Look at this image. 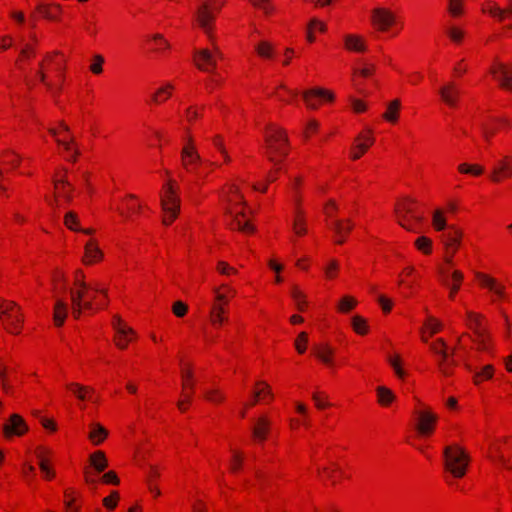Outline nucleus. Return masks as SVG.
<instances>
[{
	"label": "nucleus",
	"mask_w": 512,
	"mask_h": 512,
	"mask_svg": "<svg viewBox=\"0 0 512 512\" xmlns=\"http://www.w3.org/2000/svg\"><path fill=\"white\" fill-rule=\"evenodd\" d=\"M39 467L47 479H51L54 476V472L48 465L47 459L44 457L43 452L38 453Z\"/></svg>",
	"instance_id": "obj_39"
},
{
	"label": "nucleus",
	"mask_w": 512,
	"mask_h": 512,
	"mask_svg": "<svg viewBox=\"0 0 512 512\" xmlns=\"http://www.w3.org/2000/svg\"><path fill=\"white\" fill-rule=\"evenodd\" d=\"M482 11L499 21H503L508 15L512 16V0H510L509 6L506 9L498 7L495 3L488 2L482 8Z\"/></svg>",
	"instance_id": "obj_19"
},
{
	"label": "nucleus",
	"mask_w": 512,
	"mask_h": 512,
	"mask_svg": "<svg viewBox=\"0 0 512 512\" xmlns=\"http://www.w3.org/2000/svg\"><path fill=\"white\" fill-rule=\"evenodd\" d=\"M461 237L462 232L454 226H450L449 231L441 235V241L446 251L445 262L449 266L453 264V256L460 245Z\"/></svg>",
	"instance_id": "obj_7"
},
{
	"label": "nucleus",
	"mask_w": 512,
	"mask_h": 512,
	"mask_svg": "<svg viewBox=\"0 0 512 512\" xmlns=\"http://www.w3.org/2000/svg\"><path fill=\"white\" fill-rule=\"evenodd\" d=\"M161 206L165 213L163 223L169 225L177 217L180 209V199L171 184H168L164 195L161 196Z\"/></svg>",
	"instance_id": "obj_5"
},
{
	"label": "nucleus",
	"mask_w": 512,
	"mask_h": 512,
	"mask_svg": "<svg viewBox=\"0 0 512 512\" xmlns=\"http://www.w3.org/2000/svg\"><path fill=\"white\" fill-rule=\"evenodd\" d=\"M224 5V0H206L203 1L197 9V21L203 31L212 38L213 23L216 13Z\"/></svg>",
	"instance_id": "obj_2"
},
{
	"label": "nucleus",
	"mask_w": 512,
	"mask_h": 512,
	"mask_svg": "<svg viewBox=\"0 0 512 512\" xmlns=\"http://www.w3.org/2000/svg\"><path fill=\"white\" fill-rule=\"evenodd\" d=\"M426 326L430 329L431 335L436 334L442 328L441 323L433 317H429Z\"/></svg>",
	"instance_id": "obj_56"
},
{
	"label": "nucleus",
	"mask_w": 512,
	"mask_h": 512,
	"mask_svg": "<svg viewBox=\"0 0 512 512\" xmlns=\"http://www.w3.org/2000/svg\"><path fill=\"white\" fill-rule=\"evenodd\" d=\"M225 213L232 217L231 222L228 224L230 229L239 230L243 233H253L255 231V227L251 223L248 221L242 222L240 220V217H245L246 215L244 211L233 213L232 209L227 207L225 209Z\"/></svg>",
	"instance_id": "obj_16"
},
{
	"label": "nucleus",
	"mask_w": 512,
	"mask_h": 512,
	"mask_svg": "<svg viewBox=\"0 0 512 512\" xmlns=\"http://www.w3.org/2000/svg\"><path fill=\"white\" fill-rule=\"evenodd\" d=\"M266 154L275 165L279 163L277 156L286 157L288 154V137L286 132L278 127H269L265 135Z\"/></svg>",
	"instance_id": "obj_1"
},
{
	"label": "nucleus",
	"mask_w": 512,
	"mask_h": 512,
	"mask_svg": "<svg viewBox=\"0 0 512 512\" xmlns=\"http://www.w3.org/2000/svg\"><path fill=\"white\" fill-rule=\"evenodd\" d=\"M108 436V431L99 423L90 424L89 439L94 445H100Z\"/></svg>",
	"instance_id": "obj_23"
},
{
	"label": "nucleus",
	"mask_w": 512,
	"mask_h": 512,
	"mask_svg": "<svg viewBox=\"0 0 512 512\" xmlns=\"http://www.w3.org/2000/svg\"><path fill=\"white\" fill-rule=\"evenodd\" d=\"M417 425L416 429L421 436H429L434 431V426L437 421V415L429 410H422L416 413Z\"/></svg>",
	"instance_id": "obj_9"
},
{
	"label": "nucleus",
	"mask_w": 512,
	"mask_h": 512,
	"mask_svg": "<svg viewBox=\"0 0 512 512\" xmlns=\"http://www.w3.org/2000/svg\"><path fill=\"white\" fill-rule=\"evenodd\" d=\"M338 209L336 203L333 201V200H330L325 208H324V211H325V214L327 215V217L331 218V221H333L335 218H334V212Z\"/></svg>",
	"instance_id": "obj_61"
},
{
	"label": "nucleus",
	"mask_w": 512,
	"mask_h": 512,
	"mask_svg": "<svg viewBox=\"0 0 512 512\" xmlns=\"http://www.w3.org/2000/svg\"><path fill=\"white\" fill-rule=\"evenodd\" d=\"M356 304L357 302L355 299L350 296H345L341 299L338 307L341 312H349L356 306Z\"/></svg>",
	"instance_id": "obj_41"
},
{
	"label": "nucleus",
	"mask_w": 512,
	"mask_h": 512,
	"mask_svg": "<svg viewBox=\"0 0 512 512\" xmlns=\"http://www.w3.org/2000/svg\"><path fill=\"white\" fill-rule=\"evenodd\" d=\"M271 422L264 416L260 417L252 429L253 437L258 441H264L270 431Z\"/></svg>",
	"instance_id": "obj_20"
},
{
	"label": "nucleus",
	"mask_w": 512,
	"mask_h": 512,
	"mask_svg": "<svg viewBox=\"0 0 512 512\" xmlns=\"http://www.w3.org/2000/svg\"><path fill=\"white\" fill-rule=\"evenodd\" d=\"M291 296L294 299L297 308L300 311H303L306 304L304 294L297 287H293L291 291Z\"/></svg>",
	"instance_id": "obj_40"
},
{
	"label": "nucleus",
	"mask_w": 512,
	"mask_h": 512,
	"mask_svg": "<svg viewBox=\"0 0 512 512\" xmlns=\"http://www.w3.org/2000/svg\"><path fill=\"white\" fill-rule=\"evenodd\" d=\"M118 498L119 494L113 491L109 497L103 499V503L108 509H114L117 505Z\"/></svg>",
	"instance_id": "obj_55"
},
{
	"label": "nucleus",
	"mask_w": 512,
	"mask_h": 512,
	"mask_svg": "<svg viewBox=\"0 0 512 512\" xmlns=\"http://www.w3.org/2000/svg\"><path fill=\"white\" fill-rule=\"evenodd\" d=\"M345 46L347 49L355 52H363L366 50L363 39L357 35H346Z\"/></svg>",
	"instance_id": "obj_28"
},
{
	"label": "nucleus",
	"mask_w": 512,
	"mask_h": 512,
	"mask_svg": "<svg viewBox=\"0 0 512 512\" xmlns=\"http://www.w3.org/2000/svg\"><path fill=\"white\" fill-rule=\"evenodd\" d=\"M376 392L381 405H389L395 398L393 392L384 386L377 387Z\"/></svg>",
	"instance_id": "obj_33"
},
{
	"label": "nucleus",
	"mask_w": 512,
	"mask_h": 512,
	"mask_svg": "<svg viewBox=\"0 0 512 512\" xmlns=\"http://www.w3.org/2000/svg\"><path fill=\"white\" fill-rule=\"evenodd\" d=\"M243 462V456L239 452H233V459L231 464V470L233 472H236L242 465Z\"/></svg>",
	"instance_id": "obj_59"
},
{
	"label": "nucleus",
	"mask_w": 512,
	"mask_h": 512,
	"mask_svg": "<svg viewBox=\"0 0 512 512\" xmlns=\"http://www.w3.org/2000/svg\"><path fill=\"white\" fill-rule=\"evenodd\" d=\"M181 158L182 164L187 171H195L196 167L202 163V158L196 150L192 138H188L187 143L183 146Z\"/></svg>",
	"instance_id": "obj_8"
},
{
	"label": "nucleus",
	"mask_w": 512,
	"mask_h": 512,
	"mask_svg": "<svg viewBox=\"0 0 512 512\" xmlns=\"http://www.w3.org/2000/svg\"><path fill=\"white\" fill-rule=\"evenodd\" d=\"M104 63V58L101 55L94 56V62L90 66V70L94 74H100L102 72V64Z\"/></svg>",
	"instance_id": "obj_52"
},
{
	"label": "nucleus",
	"mask_w": 512,
	"mask_h": 512,
	"mask_svg": "<svg viewBox=\"0 0 512 512\" xmlns=\"http://www.w3.org/2000/svg\"><path fill=\"white\" fill-rule=\"evenodd\" d=\"M415 244L418 247V249L422 250L424 253L428 254L431 252L432 241L429 238L424 236L419 237L416 240Z\"/></svg>",
	"instance_id": "obj_45"
},
{
	"label": "nucleus",
	"mask_w": 512,
	"mask_h": 512,
	"mask_svg": "<svg viewBox=\"0 0 512 512\" xmlns=\"http://www.w3.org/2000/svg\"><path fill=\"white\" fill-rule=\"evenodd\" d=\"M90 463L98 473L104 471L108 466V461L102 451H96L91 454Z\"/></svg>",
	"instance_id": "obj_29"
},
{
	"label": "nucleus",
	"mask_w": 512,
	"mask_h": 512,
	"mask_svg": "<svg viewBox=\"0 0 512 512\" xmlns=\"http://www.w3.org/2000/svg\"><path fill=\"white\" fill-rule=\"evenodd\" d=\"M90 286L85 281H77L76 288L70 289V298L72 306V314L75 319H79L83 310H94V304L90 300L85 299Z\"/></svg>",
	"instance_id": "obj_4"
},
{
	"label": "nucleus",
	"mask_w": 512,
	"mask_h": 512,
	"mask_svg": "<svg viewBox=\"0 0 512 512\" xmlns=\"http://www.w3.org/2000/svg\"><path fill=\"white\" fill-rule=\"evenodd\" d=\"M6 316L12 325L18 326L22 319L19 313V307L12 301H0V317Z\"/></svg>",
	"instance_id": "obj_17"
},
{
	"label": "nucleus",
	"mask_w": 512,
	"mask_h": 512,
	"mask_svg": "<svg viewBox=\"0 0 512 512\" xmlns=\"http://www.w3.org/2000/svg\"><path fill=\"white\" fill-rule=\"evenodd\" d=\"M467 318H468V326L474 330L476 335H477V330H485L481 326V319H482L481 314H477L472 311H467Z\"/></svg>",
	"instance_id": "obj_35"
},
{
	"label": "nucleus",
	"mask_w": 512,
	"mask_h": 512,
	"mask_svg": "<svg viewBox=\"0 0 512 512\" xmlns=\"http://www.w3.org/2000/svg\"><path fill=\"white\" fill-rule=\"evenodd\" d=\"M352 327L355 330V332L361 335L367 333L368 330L366 320L359 315H355L352 317Z\"/></svg>",
	"instance_id": "obj_36"
},
{
	"label": "nucleus",
	"mask_w": 512,
	"mask_h": 512,
	"mask_svg": "<svg viewBox=\"0 0 512 512\" xmlns=\"http://www.w3.org/2000/svg\"><path fill=\"white\" fill-rule=\"evenodd\" d=\"M388 362L392 366V368L394 369L396 375L399 378H403L405 376V372L400 367V359H399V357H395V358L389 357L388 358Z\"/></svg>",
	"instance_id": "obj_50"
},
{
	"label": "nucleus",
	"mask_w": 512,
	"mask_h": 512,
	"mask_svg": "<svg viewBox=\"0 0 512 512\" xmlns=\"http://www.w3.org/2000/svg\"><path fill=\"white\" fill-rule=\"evenodd\" d=\"M36 10L46 19L48 20H56L58 19L61 13V7L58 4L54 5H46V4H38Z\"/></svg>",
	"instance_id": "obj_27"
},
{
	"label": "nucleus",
	"mask_w": 512,
	"mask_h": 512,
	"mask_svg": "<svg viewBox=\"0 0 512 512\" xmlns=\"http://www.w3.org/2000/svg\"><path fill=\"white\" fill-rule=\"evenodd\" d=\"M448 10L453 16H459L462 12L461 0H450Z\"/></svg>",
	"instance_id": "obj_58"
},
{
	"label": "nucleus",
	"mask_w": 512,
	"mask_h": 512,
	"mask_svg": "<svg viewBox=\"0 0 512 512\" xmlns=\"http://www.w3.org/2000/svg\"><path fill=\"white\" fill-rule=\"evenodd\" d=\"M413 201H405L401 204H399L397 207H396V215H397V218H398V223L405 229L409 230V231H413V228L411 225H409L407 222H406V218L408 215L411 216V218L413 220H415L416 222L420 223L423 221V216L420 215V214H416L414 209L412 208L411 206V203Z\"/></svg>",
	"instance_id": "obj_10"
},
{
	"label": "nucleus",
	"mask_w": 512,
	"mask_h": 512,
	"mask_svg": "<svg viewBox=\"0 0 512 512\" xmlns=\"http://www.w3.org/2000/svg\"><path fill=\"white\" fill-rule=\"evenodd\" d=\"M480 128L485 141L490 142L492 136L495 134V129L489 128L486 124H481Z\"/></svg>",
	"instance_id": "obj_62"
},
{
	"label": "nucleus",
	"mask_w": 512,
	"mask_h": 512,
	"mask_svg": "<svg viewBox=\"0 0 512 512\" xmlns=\"http://www.w3.org/2000/svg\"><path fill=\"white\" fill-rule=\"evenodd\" d=\"M308 341V336L306 332H301L298 338L295 340V347L299 353H304L306 350V343Z\"/></svg>",
	"instance_id": "obj_46"
},
{
	"label": "nucleus",
	"mask_w": 512,
	"mask_h": 512,
	"mask_svg": "<svg viewBox=\"0 0 512 512\" xmlns=\"http://www.w3.org/2000/svg\"><path fill=\"white\" fill-rule=\"evenodd\" d=\"M252 5L261 9L265 14H270L273 11V6L270 0H250Z\"/></svg>",
	"instance_id": "obj_42"
},
{
	"label": "nucleus",
	"mask_w": 512,
	"mask_h": 512,
	"mask_svg": "<svg viewBox=\"0 0 512 512\" xmlns=\"http://www.w3.org/2000/svg\"><path fill=\"white\" fill-rule=\"evenodd\" d=\"M354 224L350 219L347 220H341V219H334L330 222L329 227L331 230L334 231V233L337 236H346L351 229L353 228Z\"/></svg>",
	"instance_id": "obj_25"
},
{
	"label": "nucleus",
	"mask_w": 512,
	"mask_h": 512,
	"mask_svg": "<svg viewBox=\"0 0 512 512\" xmlns=\"http://www.w3.org/2000/svg\"><path fill=\"white\" fill-rule=\"evenodd\" d=\"M103 257V254L101 250L98 248V246L93 242L89 241L85 245V258L84 262L86 264H92L99 260H101Z\"/></svg>",
	"instance_id": "obj_26"
},
{
	"label": "nucleus",
	"mask_w": 512,
	"mask_h": 512,
	"mask_svg": "<svg viewBox=\"0 0 512 512\" xmlns=\"http://www.w3.org/2000/svg\"><path fill=\"white\" fill-rule=\"evenodd\" d=\"M102 479L105 483H110V484H114V485L119 484V479H118L117 475L115 474V472H113V471H109V472L105 473L103 475Z\"/></svg>",
	"instance_id": "obj_64"
},
{
	"label": "nucleus",
	"mask_w": 512,
	"mask_h": 512,
	"mask_svg": "<svg viewBox=\"0 0 512 512\" xmlns=\"http://www.w3.org/2000/svg\"><path fill=\"white\" fill-rule=\"evenodd\" d=\"M68 315V304L62 299H56L53 319L57 326H62Z\"/></svg>",
	"instance_id": "obj_24"
},
{
	"label": "nucleus",
	"mask_w": 512,
	"mask_h": 512,
	"mask_svg": "<svg viewBox=\"0 0 512 512\" xmlns=\"http://www.w3.org/2000/svg\"><path fill=\"white\" fill-rule=\"evenodd\" d=\"M4 430L7 435H22L27 430V425L21 416L13 414L9 422L5 424Z\"/></svg>",
	"instance_id": "obj_18"
},
{
	"label": "nucleus",
	"mask_w": 512,
	"mask_h": 512,
	"mask_svg": "<svg viewBox=\"0 0 512 512\" xmlns=\"http://www.w3.org/2000/svg\"><path fill=\"white\" fill-rule=\"evenodd\" d=\"M493 375V367L491 365H487L483 368L481 372H476L474 375L475 383H479V379L482 377L484 379H490Z\"/></svg>",
	"instance_id": "obj_47"
},
{
	"label": "nucleus",
	"mask_w": 512,
	"mask_h": 512,
	"mask_svg": "<svg viewBox=\"0 0 512 512\" xmlns=\"http://www.w3.org/2000/svg\"><path fill=\"white\" fill-rule=\"evenodd\" d=\"M488 339L489 335L486 330H477V340L476 342L479 345V348L481 350H487L488 349Z\"/></svg>",
	"instance_id": "obj_44"
},
{
	"label": "nucleus",
	"mask_w": 512,
	"mask_h": 512,
	"mask_svg": "<svg viewBox=\"0 0 512 512\" xmlns=\"http://www.w3.org/2000/svg\"><path fill=\"white\" fill-rule=\"evenodd\" d=\"M256 51L261 57L269 58L272 55L273 48L270 43L263 41L256 47Z\"/></svg>",
	"instance_id": "obj_43"
},
{
	"label": "nucleus",
	"mask_w": 512,
	"mask_h": 512,
	"mask_svg": "<svg viewBox=\"0 0 512 512\" xmlns=\"http://www.w3.org/2000/svg\"><path fill=\"white\" fill-rule=\"evenodd\" d=\"M497 71L501 73L499 78L501 86L506 89H512V68L510 69L506 65L498 63L497 69H491V73L496 75Z\"/></svg>",
	"instance_id": "obj_22"
},
{
	"label": "nucleus",
	"mask_w": 512,
	"mask_h": 512,
	"mask_svg": "<svg viewBox=\"0 0 512 512\" xmlns=\"http://www.w3.org/2000/svg\"><path fill=\"white\" fill-rule=\"evenodd\" d=\"M379 304L381 305L385 313L389 312L392 308V302L383 295L377 297Z\"/></svg>",
	"instance_id": "obj_63"
},
{
	"label": "nucleus",
	"mask_w": 512,
	"mask_h": 512,
	"mask_svg": "<svg viewBox=\"0 0 512 512\" xmlns=\"http://www.w3.org/2000/svg\"><path fill=\"white\" fill-rule=\"evenodd\" d=\"M372 23L380 31H386L395 22V15L386 8H375L372 10Z\"/></svg>",
	"instance_id": "obj_12"
},
{
	"label": "nucleus",
	"mask_w": 512,
	"mask_h": 512,
	"mask_svg": "<svg viewBox=\"0 0 512 512\" xmlns=\"http://www.w3.org/2000/svg\"><path fill=\"white\" fill-rule=\"evenodd\" d=\"M369 148L368 144L365 143H358L355 145L351 152V158L356 160L359 159Z\"/></svg>",
	"instance_id": "obj_48"
},
{
	"label": "nucleus",
	"mask_w": 512,
	"mask_h": 512,
	"mask_svg": "<svg viewBox=\"0 0 512 512\" xmlns=\"http://www.w3.org/2000/svg\"><path fill=\"white\" fill-rule=\"evenodd\" d=\"M441 100L450 107H456L459 101L461 90L454 81L443 84L438 89Z\"/></svg>",
	"instance_id": "obj_11"
},
{
	"label": "nucleus",
	"mask_w": 512,
	"mask_h": 512,
	"mask_svg": "<svg viewBox=\"0 0 512 512\" xmlns=\"http://www.w3.org/2000/svg\"><path fill=\"white\" fill-rule=\"evenodd\" d=\"M172 88L173 86L171 84H167L165 87L158 89V91L152 95V101L155 103L162 102L163 99H161V95H166V98H168L170 96V93L167 91V89Z\"/></svg>",
	"instance_id": "obj_49"
},
{
	"label": "nucleus",
	"mask_w": 512,
	"mask_h": 512,
	"mask_svg": "<svg viewBox=\"0 0 512 512\" xmlns=\"http://www.w3.org/2000/svg\"><path fill=\"white\" fill-rule=\"evenodd\" d=\"M440 273L443 275L444 284L449 287L450 289V298H453L456 292L459 290L460 283L463 280V274L462 272L455 270L451 273V278L453 280V283H449V281L446 279V277L449 275L448 270H441Z\"/></svg>",
	"instance_id": "obj_21"
},
{
	"label": "nucleus",
	"mask_w": 512,
	"mask_h": 512,
	"mask_svg": "<svg viewBox=\"0 0 512 512\" xmlns=\"http://www.w3.org/2000/svg\"><path fill=\"white\" fill-rule=\"evenodd\" d=\"M445 468L455 477H463L466 472L468 457L459 447H445Z\"/></svg>",
	"instance_id": "obj_3"
},
{
	"label": "nucleus",
	"mask_w": 512,
	"mask_h": 512,
	"mask_svg": "<svg viewBox=\"0 0 512 512\" xmlns=\"http://www.w3.org/2000/svg\"><path fill=\"white\" fill-rule=\"evenodd\" d=\"M432 223L434 228L437 231H442L447 228L446 219L443 216V212L441 210H436L433 213Z\"/></svg>",
	"instance_id": "obj_37"
},
{
	"label": "nucleus",
	"mask_w": 512,
	"mask_h": 512,
	"mask_svg": "<svg viewBox=\"0 0 512 512\" xmlns=\"http://www.w3.org/2000/svg\"><path fill=\"white\" fill-rule=\"evenodd\" d=\"M303 99L310 109H316L318 107V103L316 99H325L328 101H332L334 99L333 94L322 88H313L303 92Z\"/></svg>",
	"instance_id": "obj_14"
},
{
	"label": "nucleus",
	"mask_w": 512,
	"mask_h": 512,
	"mask_svg": "<svg viewBox=\"0 0 512 512\" xmlns=\"http://www.w3.org/2000/svg\"><path fill=\"white\" fill-rule=\"evenodd\" d=\"M182 377L184 379L183 386L184 387H189L192 390L193 389V383H192L193 374H192V371L190 369H183L182 370Z\"/></svg>",
	"instance_id": "obj_60"
},
{
	"label": "nucleus",
	"mask_w": 512,
	"mask_h": 512,
	"mask_svg": "<svg viewBox=\"0 0 512 512\" xmlns=\"http://www.w3.org/2000/svg\"><path fill=\"white\" fill-rule=\"evenodd\" d=\"M172 310L177 317H183L186 314L188 307L185 303L177 301L173 304Z\"/></svg>",
	"instance_id": "obj_53"
},
{
	"label": "nucleus",
	"mask_w": 512,
	"mask_h": 512,
	"mask_svg": "<svg viewBox=\"0 0 512 512\" xmlns=\"http://www.w3.org/2000/svg\"><path fill=\"white\" fill-rule=\"evenodd\" d=\"M112 326L116 331V334L120 337H124L126 334H132V336L135 334V332L130 327L126 326L117 315L113 317Z\"/></svg>",
	"instance_id": "obj_34"
},
{
	"label": "nucleus",
	"mask_w": 512,
	"mask_h": 512,
	"mask_svg": "<svg viewBox=\"0 0 512 512\" xmlns=\"http://www.w3.org/2000/svg\"><path fill=\"white\" fill-rule=\"evenodd\" d=\"M400 108V101L393 100L388 104L387 111L383 114V118L389 122L395 123L398 119V111Z\"/></svg>",
	"instance_id": "obj_31"
},
{
	"label": "nucleus",
	"mask_w": 512,
	"mask_h": 512,
	"mask_svg": "<svg viewBox=\"0 0 512 512\" xmlns=\"http://www.w3.org/2000/svg\"><path fill=\"white\" fill-rule=\"evenodd\" d=\"M430 350L436 357V364L444 376H450L453 373V367H449L448 363V346L442 338H437L429 344Z\"/></svg>",
	"instance_id": "obj_6"
},
{
	"label": "nucleus",
	"mask_w": 512,
	"mask_h": 512,
	"mask_svg": "<svg viewBox=\"0 0 512 512\" xmlns=\"http://www.w3.org/2000/svg\"><path fill=\"white\" fill-rule=\"evenodd\" d=\"M476 278L484 288L488 289L493 294V301H495L496 298H505V286L499 283L495 278L480 272L476 273Z\"/></svg>",
	"instance_id": "obj_13"
},
{
	"label": "nucleus",
	"mask_w": 512,
	"mask_h": 512,
	"mask_svg": "<svg viewBox=\"0 0 512 512\" xmlns=\"http://www.w3.org/2000/svg\"><path fill=\"white\" fill-rule=\"evenodd\" d=\"M205 397L211 402H220L224 399V395L217 389L208 390L205 392Z\"/></svg>",
	"instance_id": "obj_54"
},
{
	"label": "nucleus",
	"mask_w": 512,
	"mask_h": 512,
	"mask_svg": "<svg viewBox=\"0 0 512 512\" xmlns=\"http://www.w3.org/2000/svg\"><path fill=\"white\" fill-rule=\"evenodd\" d=\"M64 223L68 229L72 231L80 230L78 227V217L77 214L73 211H69L65 214Z\"/></svg>",
	"instance_id": "obj_38"
},
{
	"label": "nucleus",
	"mask_w": 512,
	"mask_h": 512,
	"mask_svg": "<svg viewBox=\"0 0 512 512\" xmlns=\"http://www.w3.org/2000/svg\"><path fill=\"white\" fill-rule=\"evenodd\" d=\"M88 285L90 286V289L88 290V294L85 295L86 300H90L93 303L96 293H101L104 296L107 295V291L105 289H101L97 285H94V286L91 284H88Z\"/></svg>",
	"instance_id": "obj_51"
},
{
	"label": "nucleus",
	"mask_w": 512,
	"mask_h": 512,
	"mask_svg": "<svg viewBox=\"0 0 512 512\" xmlns=\"http://www.w3.org/2000/svg\"><path fill=\"white\" fill-rule=\"evenodd\" d=\"M194 62L198 69L209 72L216 67L214 55L208 49H202L195 52Z\"/></svg>",
	"instance_id": "obj_15"
},
{
	"label": "nucleus",
	"mask_w": 512,
	"mask_h": 512,
	"mask_svg": "<svg viewBox=\"0 0 512 512\" xmlns=\"http://www.w3.org/2000/svg\"><path fill=\"white\" fill-rule=\"evenodd\" d=\"M314 353L325 364H332L331 355L333 350L328 345H320L314 348Z\"/></svg>",
	"instance_id": "obj_30"
},
{
	"label": "nucleus",
	"mask_w": 512,
	"mask_h": 512,
	"mask_svg": "<svg viewBox=\"0 0 512 512\" xmlns=\"http://www.w3.org/2000/svg\"><path fill=\"white\" fill-rule=\"evenodd\" d=\"M67 388L80 400H86L88 394L92 393V389L82 386L78 383H69Z\"/></svg>",
	"instance_id": "obj_32"
},
{
	"label": "nucleus",
	"mask_w": 512,
	"mask_h": 512,
	"mask_svg": "<svg viewBox=\"0 0 512 512\" xmlns=\"http://www.w3.org/2000/svg\"><path fill=\"white\" fill-rule=\"evenodd\" d=\"M217 270L223 275L236 274L237 270L229 266L226 262L220 261L217 265Z\"/></svg>",
	"instance_id": "obj_57"
}]
</instances>
